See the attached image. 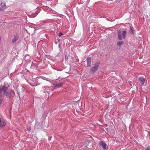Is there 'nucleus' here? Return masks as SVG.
<instances>
[{
	"instance_id": "nucleus-1",
	"label": "nucleus",
	"mask_w": 150,
	"mask_h": 150,
	"mask_svg": "<svg viewBox=\"0 0 150 150\" xmlns=\"http://www.w3.org/2000/svg\"><path fill=\"white\" fill-rule=\"evenodd\" d=\"M15 94L13 90L9 89L5 85L1 86L0 87V96H6L9 98L14 96Z\"/></svg>"
},
{
	"instance_id": "nucleus-2",
	"label": "nucleus",
	"mask_w": 150,
	"mask_h": 150,
	"mask_svg": "<svg viewBox=\"0 0 150 150\" xmlns=\"http://www.w3.org/2000/svg\"><path fill=\"white\" fill-rule=\"evenodd\" d=\"M126 33V32L125 30L123 31L122 33H121V31L119 30L117 32L118 39L119 40L125 39V38Z\"/></svg>"
},
{
	"instance_id": "nucleus-3",
	"label": "nucleus",
	"mask_w": 150,
	"mask_h": 150,
	"mask_svg": "<svg viewBox=\"0 0 150 150\" xmlns=\"http://www.w3.org/2000/svg\"><path fill=\"white\" fill-rule=\"evenodd\" d=\"M99 66V63H96L94 64V66L91 68L90 70V72L93 74L97 70Z\"/></svg>"
},
{
	"instance_id": "nucleus-4",
	"label": "nucleus",
	"mask_w": 150,
	"mask_h": 150,
	"mask_svg": "<svg viewBox=\"0 0 150 150\" xmlns=\"http://www.w3.org/2000/svg\"><path fill=\"white\" fill-rule=\"evenodd\" d=\"M6 8L5 2L0 1V11H3Z\"/></svg>"
},
{
	"instance_id": "nucleus-5",
	"label": "nucleus",
	"mask_w": 150,
	"mask_h": 150,
	"mask_svg": "<svg viewBox=\"0 0 150 150\" xmlns=\"http://www.w3.org/2000/svg\"><path fill=\"white\" fill-rule=\"evenodd\" d=\"M6 124L5 121L3 118H0V127H3Z\"/></svg>"
},
{
	"instance_id": "nucleus-6",
	"label": "nucleus",
	"mask_w": 150,
	"mask_h": 150,
	"mask_svg": "<svg viewBox=\"0 0 150 150\" xmlns=\"http://www.w3.org/2000/svg\"><path fill=\"white\" fill-rule=\"evenodd\" d=\"M63 83L62 82H60L59 83H56L55 84H53V86L55 88H59L61 87L63 85Z\"/></svg>"
},
{
	"instance_id": "nucleus-7",
	"label": "nucleus",
	"mask_w": 150,
	"mask_h": 150,
	"mask_svg": "<svg viewBox=\"0 0 150 150\" xmlns=\"http://www.w3.org/2000/svg\"><path fill=\"white\" fill-rule=\"evenodd\" d=\"M91 58L90 57H88L86 59L87 66L88 67H89L91 66Z\"/></svg>"
},
{
	"instance_id": "nucleus-8",
	"label": "nucleus",
	"mask_w": 150,
	"mask_h": 150,
	"mask_svg": "<svg viewBox=\"0 0 150 150\" xmlns=\"http://www.w3.org/2000/svg\"><path fill=\"white\" fill-rule=\"evenodd\" d=\"M139 79L141 84L142 85H143L145 81V79L143 78L142 76L139 77Z\"/></svg>"
},
{
	"instance_id": "nucleus-9",
	"label": "nucleus",
	"mask_w": 150,
	"mask_h": 150,
	"mask_svg": "<svg viewBox=\"0 0 150 150\" xmlns=\"http://www.w3.org/2000/svg\"><path fill=\"white\" fill-rule=\"evenodd\" d=\"M99 144L100 145L102 146L103 148L105 149H106V144L102 141H100L99 142Z\"/></svg>"
},
{
	"instance_id": "nucleus-10",
	"label": "nucleus",
	"mask_w": 150,
	"mask_h": 150,
	"mask_svg": "<svg viewBox=\"0 0 150 150\" xmlns=\"http://www.w3.org/2000/svg\"><path fill=\"white\" fill-rule=\"evenodd\" d=\"M18 39V38L17 37H15L11 41V42L13 43H14L16 42Z\"/></svg>"
},
{
	"instance_id": "nucleus-11",
	"label": "nucleus",
	"mask_w": 150,
	"mask_h": 150,
	"mask_svg": "<svg viewBox=\"0 0 150 150\" xmlns=\"http://www.w3.org/2000/svg\"><path fill=\"white\" fill-rule=\"evenodd\" d=\"M124 43V42L122 41H119L117 43V45L118 46H120Z\"/></svg>"
},
{
	"instance_id": "nucleus-12",
	"label": "nucleus",
	"mask_w": 150,
	"mask_h": 150,
	"mask_svg": "<svg viewBox=\"0 0 150 150\" xmlns=\"http://www.w3.org/2000/svg\"><path fill=\"white\" fill-rule=\"evenodd\" d=\"M3 102V99L2 98H0V107L1 106V105L2 104V103Z\"/></svg>"
},
{
	"instance_id": "nucleus-13",
	"label": "nucleus",
	"mask_w": 150,
	"mask_h": 150,
	"mask_svg": "<svg viewBox=\"0 0 150 150\" xmlns=\"http://www.w3.org/2000/svg\"><path fill=\"white\" fill-rule=\"evenodd\" d=\"M145 150H150V146H148Z\"/></svg>"
},
{
	"instance_id": "nucleus-14",
	"label": "nucleus",
	"mask_w": 150,
	"mask_h": 150,
	"mask_svg": "<svg viewBox=\"0 0 150 150\" xmlns=\"http://www.w3.org/2000/svg\"><path fill=\"white\" fill-rule=\"evenodd\" d=\"M27 130L30 131L31 130V129L30 127H29L27 128Z\"/></svg>"
},
{
	"instance_id": "nucleus-15",
	"label": "nucleus",
	"mask_w": 150,
	"mask_h": 150,
	"mask_svg": "<svg viewBox=\"0 0 150 150\" xmlns=\"http://www.w3.org/2000/svg\"><path fill=\"white\" fill-rule=\"evenodd\" d=\"M130 29L131 30V31H130V33H132V34H133V31L132 30L131 28Z\"/></svg>"
},
{
	"instance_id": "nucleus-16",
	"label": "nucleus",
	"mask_w": 150,
	"mask_h": 150,
	"mask_svg": "<svg viewBox=\"0 0 150 150\" xmlns=\"http://www.w3.org/2000/svg\"><path fill=\"white\" fill-rule=\"evenodd\" d=\"M62 35H63V34H62V33H59V37H61Z\"/></svg>"
}]
</instances>
